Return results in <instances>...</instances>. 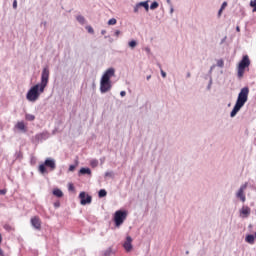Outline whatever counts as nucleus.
Here are the masks:
<instances>
[{
  "label": "nucleus",
  "mask_w": 256,
  "mask_h": 256,
  "mask_svg": "<svg viewBox=\"0 0 256 256\" xmlns=\"http://www.w3.org/2000/svg\"><path fill=\"white\" fill-rule=\"evenodd\" d=\"M144 51H146V53H148V55H150V53H151V48L146 47V48L144 49Z\"/></svg>",
  "instance_id": "obj_36"
},
{
  "label": "nucleus",
  "mask_w": 256,
  "mask_h": 256,
  "mask_svg": "<svg viewBox=\"0 0 256 256\" xmlns=\"http://www.w3.org/2000/svg\"><path fill=\"white\" fill-rule=\"evenodd\" d=\"M173 11H174L173 8H171V9H170V13H173Z\"/></svg>",
  "instance_id": "obj_46"
},
{
  "label": "nucleus",
  "mask_w": 256,
  "mask_h": 256,
  "mask_svg": "<svg viewBox=\"0 0 256 256\" xmlns=\"http://www.w3.org/2000/svg\"><path fill=\"white\" fill-rule=\"evenodd\" d=\"M212 85H213V78H210L209 84H208V86H207V90H208V91H211Z\"/></svg>",
  "instance_id": "obj_26"
},
{
  "label": "nucleus",
  "mask_w": 256,
  "mask_h": 256,
  "mask_svg": "<svg viewBox=\"0 0 256 256\" xmlns=\"http://www.w3.org/2000/svg\"><path fill=\"white\" fill-rule=\"evenodd\" d=\"M15 129H18L21 133H27V126H25V122L23 121L17 122Z\"/></svg>",
  "instance_id": "obj_12"
},
{
  "label": "nucleus",
  "mask_w": 256,
  "mask_h": 256,
  "mask_svg": "<svg viewBox=\"0 0 256 256\" xmlns=\"http://www.w3.org/2000/svg\"><path fill=\"white\" fill-rule=\"evenodd\" d=\"M237 31H239V27L237 28Z\"/></svg>",
  "instance_id": "obj_47"
},
{
  "label": "nucleus",
  "mask_w": 256,
  "mask_h": 256,
  "mask_svg": "<svg viewBox=\"0 0 256 256\" xmlns=\"http://www.w3.org/2000/svg\"><path fill=\"white\" fill-rule=\"evenodd\" d=\"M108 25H117V19L112 18L108 21Z\"/></svg>",
  "instance_id": "obj_24"
},
{
  "label": "nucleus",
  "mask_w": 256,
  "mask_h": 256,
  "mask_svg": "<svg viewBox=\"0 0 256 256\" xmlns=\"http://www.w3.org/2000/svg\"><path fill=\"white\" fill-rule=\"evenodd\" d=\"M78 23H80L81 25H85V17L79 15L76 17Z\"/></svg>",
  "instance_id": "obj_20"
},
{
  "label": "nucleus",
  "mask_w": 256,
  "mask_h": 256,
  "mask_svg": "<svg viewBox=\"0 0 256 256\" xmlns=\"http://www.w3.org/2000/svg\"><path fill=\"white\" fill-rule=\"evenodd\" d=\"M77 169V165H70L68 171L73 172Z\"/></svg>",
  "instance_id": "obj_28"
},
{
  "label": "nucleus",
  "mask_w": 256,
  "mask_h": 256,
  "mask_svg": "<svg viewBox=\"0 0 256 256\" xmlns=\"http://www.w3.org/2000/svg\"><path fill=\"white\" fill-rule=\"evenodd\" d=\"M247 185V183L242 184L235 193L236 199H240L242 203H245V201H247V197L245 196V191H247Z\"/></svg>",
  "instance_id": "obj_7"
},
{
  "label": "nucleus",
  "mask_w": 256,
  "mask_h": 256,
  "mask_svg": "<svg viewBox=\"0 0 256 256\" xmlns=\"http://www.w3.org/2000/svg\"><path fill=\"white\" fill-rule=\"evenodd\" d=\"M2 241H3V237L0 234V244L2 243ZM0 256H5V254L3 253V250L1 248H0Z\"/></svg>",
  "instance_id": "obj_31"
},
{
  "label": "nucleus",
  "mask_w": 256,
  "mask_h": 256,
  "mask_svg": "<svg viewBox=\"0 0 256 256\" xmlns=\"http://www.w3.org/2000/svg\"><path fill=\"white\" fill-rule=\"evenodd\" d=\"M225 39H227V36H225V37L221 40V43H225Z\"/></svg>",
  "instance_id": "obj_42"
},
{
  "label": "nucleus",
  "mask_w": 256,
  "mask_h": 256,
  "mask_svg": "<svg viewBox=\"0 0 256 256\" xmlns=\"http://www.w3.org/2000/svg\"><path fill=\"white\" fill-rule=\"evenodd\" d=\"M45 167H48L50 171H55V169H57V164L55 162V159L46 158V160L44 161V164L39 165L38 171H40L42 175H44V173H47V168Z\"/></svg>",
  "instance_id": "obj_5"
},
{
  "label": "nucleus",
  "mask_w": 256,
  "mask_h": 256,
  "mask_svg": "<svg viewBox=\"0 0 256 256\" xmlns=\"http://www.w3.org/2000/svg\"><path fill=\"white\" fill-rule=\"evenodd\" d=\"M138 43L136 40H131L128 42V46L130 47V49H135V47H137Z\"/></svg>",
  "instance_id": "obj_17"
},
{
  "label": "nucleus",
  "mask_w": 256,
  "mask_h": 256,
  "mask_svg": "<svg viewBox=\"0 0 256 256\" xmlns=\"http://www.w3.org/2000/svg\"><path fill=\"white\" fill-rule=\"evenodd\" d=\"M225 7H227V2H223L222 3V6H221V11H223L225 9Z\"/></svg>",
  "instance_id": "obj_34"
},
{
  "label": "nucleus",
  "mask_w": 256,
  "mask_h": 256,
  "mask_svg": "<svg viewBox=\"0 0 256 256\" xmlns=\"http://www.w3.org/2000/svg\"><path fill=\"white\" fill-rule=\"evenodd\" d=\"M98 197H100V198L107 197V190L101 189V190L98 192Z\"/></svg>",
  "instance_id": "obj_18"
},
{
  "label": "nucleus",
  "mask_w": 256,
  "mask_h": 256,
  "mask_svg": "<svg viewBox=\"0 0 256 256\" xmlns=\"http://www.w3.org/2000/svg\"><path fill=\"white\" fill-rule=\"evenodd\" d=\"M222 13H223V10H221L220 8V10L218 11V17H221Z\"/></svg>",
  "instance_id": "obj_40"
},
{
  "label": "nucleus",
  "mask_w": 256,
  "mask_h": 256,
  "mask_svg": "<svg viewBox=\"0 0 256 256\" xmlns=\"http://www.w3.org/2000/svg\"><path fill=\"white\" fill-rule=\"evenodd\" d=\"M113 171L105 172L104 177H109L110 179L113 178Z\"/></svg>",
  "instance_id": "obj_25"
},
{
  "label": "nucleus",
  "mask_w": 256,
  "mask_h": 256,
  "mask_svg": "<svg viewBox=\"0 0 256 256\" xmlns=\"http://www.w3.org/2000/svg\"><path fill=\"white\" fill-rule=\"evenodd\" d=\"M239 213L242 219H247V217L251 215V208H249L248 206H243L240 209Z\"/></svg>",
  "instance_id": "obj_10"
},
{
  "label": "nucleus",
  "mask_w": 256,
  "mask_h": 256,
  "mask_svg": "<svg viewBox=\"0 0 256 256\" xmlns=\"http://www.w3.org/2000/svg\"><path fill=\"white\" fill-rule=\"evenodd\" d=\"M79 175H91V170L89 168H81Z\"/></svg>",
  "instance_id": "obj_15"
},
{
  "label": "nucleus",
  "mask_w": 256,
  "mask_h": 256,
  "mask_svg": "<svg viewBox=\"0 0 256 256\" xmlns=\"http://www.w3.org/2000/svg\"><path fill=\"white\" fill-rule=\"evenodd\" d=\"M138 7H143L146 12H149V0L137 3Z\"/></svg>",
  "instance_id": "obj_14"
},
{
  "label": "nucleus",
  "mask_w": 256,
  "mask_h": 256,
  "mask_svg": "<svg viewBox=\"0 0 256 256\" xmlns=\"http://www.w3.org/2000/svg\"><path fill=\"white\" fill-rule=\"evenodd\" d=\"M127 219V211L118 210L114 213V223L116 227H121L122 223H125Z\"/></svg>",
  "instance_id": "obj_6"
},
{
  "label": "nucleus",
  "mask_w": 256,
  "mask_h": 256,
  "mask_svg": "<svg viewBox=\"0 0 256 256\" xmlns=\"http://www.w3.org/2000/svg\"><path fill=\"white\" fill-rule=\"evenodd\" d=\"M81 205H89L91 203V196L85 192H81L79 195Z\"/></svg>",
  "instance_id": "obj_9"
},
{
  "label": "nucleus",
  "mask_w": 256,
  "mask_h": 256,
  "mask_svg": "<svg viewBox=\"0 0 256 256\" xmlns=\"http://www.w3.org/2000/svg\"><path fill=\"white\" fill-rule=\"evenodd\" d=\"M159 7V3L154 1L151 5H150V9L152 11H155V9H157Z\"/></svg>",
  "instance_id": "obj_21"
},
{
  "label": "nucleus",
  "mask_w": 256,
  "mask_h": 256,
  "mask_svg": "<svg viewBox=\"0 0 256 256\" xmlns=\"http://www.w3.org/2000/svg\"><path fill=\"white\" fill-rule=\"evenodd\" d=\"M88 31H89V33H92L93 28H91V26H89V27H88Z\"/></svg>",
  "instance_id": "obj_41"
},
{
  "label": "nucleus",
  "mask_w": 256,
  "mask_h": 256,
  "mask_svg": "<svg viewBox=\"0 0 256 256\" xmlns=\"http://www.w3.org/2000/svg\"><path fill=\"white\" fill-rule=\"evenodd\" d=\"M54 207H55L56 209H59V207H61V203H60V202H55V203H54Z\"/></svg>",
  "instance_id": "obj_33"
},
{
  "label": "nucleus",
  "mask_w": 256,
  "mask_h": 256,
  "mask_svg": "<svg viewBox=\"0 0 256 256\" xmlns=\"http://www.w3.org/2000/svg\"><path fill=\"white\" fill-rule=\"evenodd\" d=\"M255 239H256V232H255V235H253V234L247 235L245 238V241H246V243L253 245V243H255Z\"/></svg>",
  "instance_id": "obj_13"
},
{
  "label": "nucleus",
  "mask_w": 256,
  "mask_h": 256,
  "mask_svg": "<svg viewBox=\"0 0 256 256\" xmlns=\"http://www.w3.org/2000/svg\"><path fill=\"white\" fill-rule=\"evenodd\" d=\"M149 79H151V76H147V81H149Z\"/></svg>",
  "instance_id": "obj_45"
},
{
  "label": "nucleus",
  "mask_w": 256,
  "mask_h": 256,
  "mask_svg": "<svg viewBox=\"0 0 256 256\" xmlns=\"http://www.w3.org/2000/svg\"><path fill=\"white\" fill-rule=\"evenodd\" d=\"M111 253H113V250L111 248H108L105 252H104V255L105 256H110Z\"/></svg>",
  "instance_id": "obj_27"
},
{
  "label": "nucleus",
  "mask_w": 256,
  "mask_h": 256,
  "mask_svg": "<svg viewBox=\"0 0 256 256\" xmlns=\"http://www.w3.org/2000/svg\"><path fill=\"white\" fill-rule=\"evenodd\" d=\"M252 11H253V13H255V12H256V6H254V8H253V10H252Z\"/></svg>",
  "instance_id": "obj_43"
},
{
  "label": "nucleus",
  "mask_w": 256,
  "mask_h": 256,
  "mask_svg": "<svg viewBox=\"0 0 256 256\" xmlns=\"http://www.w3.org/2000/svg\"><path fill=\"white\" fill-rule=\"evenodd\" d=\"M115 77V68H108L102 75L100 79V92L109 93L111 91L113 84L111 83V78Z\"/></svg>",
  "instance_id": "obj_2"
},
{
  "label": "nucleus",
  "mask_w": 256,
  "mask_h": 256,
  "mask_svg": "<svg viewBox=\"0 0 256 256\" xmlns=\"http://www.w3.org/2000/svg\"><path fill=\"white\" fill-rule=\"evenodd\" d=\"M30 223L34 229H37L38 231L41 229V219L39 217L34 216L31 218Z\"/></svg>",
  "instance_id": "obj_11"
},
{
  "label": "nucleus",
  "mask_w": 256,
  "mask_h": 256,
  "mask_svg": "<svg viewBox=\"0 0 256 256\" xmlns=\"http://www.w3.org/2000/svg\"><path fill=\"white\" fill-rule=\"evenodd\" d=\"M250 7H256V0L250 1Z\"/></svg>",
  "instance_id": "obj_32"
},
{
  "label": "nucleus",
  "mask_w": 256,
  "mask_h": 256,
  "mask_svg": "<svg viewBox=\"0 0 256 256\" xmlns=\"http://www.w3.org/2000/svg\"><path fill=\"white\" fill-rule=\"evenodd\" d=\"M7 193V189L0 190V195H5Z\"/></svg>",
  "instance_id": "obj_37"
},
{
  "label": "nucleus",
  "mask_w": 256,
  "mask_h": 256,
  "mask_svg": "<svg viewBox=\"0 0 256 256\" xmlns=\"http://www.w3.org/2000/svg\"><path fill=\"white\" fill-rule=\"evenodd\" d=\"M25 118L27 121H35V115L33 114H26Z\"/></svg>",
  "instance_id": "obj_22"
},
{
  "label": "nucleus",
  "mask_w": 256,
  "mask_h": 256,
  "mask_svg": "<svg viewBox=\"0 0 256 256\" xmlns=\"http://www.w3.org/2000/svg\"><path fill=\"white\" fill-rule=\"evenodd\" d=\"M249 99V88L244 87L240 90L238 94V98L236 100V103L234 105V108L232 109L230 113V117H235L237 115L238 111H241L243 107L245 106V103H247Z\"/></svg>",
  "instance_id": "obj_3"
},
{
  "label": "nucleus",
  "mask_w": 256,
  "mask_h": 256,
  "mask_svg": "<svg viewBox=\"0 0 256 256\" xmlns=\"http://www.w3.org/2000/svg\"><path fill=\"white\" fill-rule=\"evenodd\" d=\"M217 67H220L221 69H223V67H225V61H223V59H219L216 62Z\"/></svg>",
  "instance_id": "obj_19"
},
{
  "label": "nucleus",
  "mask_w": 256,
  "mask_h": 256,
  "mask_svg": "<svg viewBox=\"0 0 256 256\" xmlns=\"http://www.w3.org/2000/svg\"><path fill=\"white\" fill-rule=\"evenodd\" d=\"M17 8V0H14L13 2V9H16Z\"/></svg>",
  "instance_id": "obj_38"
},
{
  "label": "nucleus",
  "mask_w": 256,
  "mask_h": 256,
  "mask_svg": "<svg viewBox=\"0 0 256 256\" xmlns=\"http://www.w3.org/2000/svg\"><path fill=\"white\" fill-rule=\"evenodd\" d=\"M133 238H131V236H127L126 240L123 244V247L125 249V251H127V253H130V251H133Z\"/></svg>",
  "instance_id": "obj_8"
},
{
  "label": "nucleus",
  "mask_w": 256,
  "mask_h": 256,
  "mask_svg": "<svg viewBox=\"0 0 256 256\" xmlns=\"http://www.w3.org/2000/svg\"><path fill=\"white\" fill-rule=\"evenodd\" d=\"M53 195H55V197H63V191H61V189H54Z\"/></svg>",
  "instance_id": "obj_16"
},
{
  "label": "nucleus",
  "mask_w": 256,
  "mask_h": 256,
  "mask_svg": "<svg viewBox=\"0 0 256 256\" xmlns=\"http://www.w3.org/2000/svg\"><path fill=\"white\" fill-rule=\"evenodd\" d=\"M160 73H161L163 79H165V77H167V73L165 71L161 70Z\"/></svg>",
  "instance_id": "obj_35"
},
{
  "label": "nucleus",
  "mask_w": 256,
  "mask_h": 256,
  "mask_svg": "<svg viewBox=\"0 0 256 256\" xmlns=\"http://www.w3.org/2000/svg\"><path fill=\"white\" fill-rule=\"evenodd\" d=\"M139 9H141V7L138 4H135L134 13H139Z\"/></svg>",
  "instance_id": "obj_29"
},
{
  "label": "nucleus",
  "mask_w": 256,
  "mask_h": 256,
  "mask_svg": "<svg viewBox=\"0 0 256 256\" xmlns=\"http://www.w3.org/2000/svg\"><path fill=\"white\" fill-rule=\"evenodd\" d=\"M68 190L75 191V186H73V183L68 184Z\"/></svg>",
  "instance_id": "obj_30"
},
{
  "label": "nucleus",
  "mask_w": 256,
  "mask_h": 256,
  "mask_svg": "<svg viewBox=\"0 0 256 256\" xmlns=\"http://www.w3.org/2000/svg\"><path fill=\"white\" fill-rule=\"evenodd\" d=\"M49 66H45L41 73V82L32 86L27 94L26 99L30 101V103H35V101L39 100L42 93H45V87L49 85Z\"/></svg>",
  "instance_id": "obj_1"
},
{
  "label": "nucleus",
  "mask_w": 256,
  "mask_h": 256,
  "mask_svg": "<svg viewBox=\"0 0 256 256\" xmlns=\"http://www.w3.org/2000/svg\"><path fill=\"white\" fill-rule=\"evenodd\" d=\"M91 167L95 168L99 165V161L97 159H93L90 161Z\"/></svg>",
  "instance_id": "obj_23"
},
{
  "label": "nucleus",
  "mask_w": 256,
  "mask_h": 256,
  "mask_svg": "<svg viewBox=\"0 0 256 256\" xmlns=\"http://www.w3.org/2000/svg\"><path fill=\"white\" fill-rule=\"evenodd\" d=\"M187 77H188V78L191 77V73L188 72V73H187Z\"/></svg>",
  "instance_id": "obj_44"
},
{
  "label": "nucleus",
  "mask_w": 256,
  "mask_h": 256,
  "mask_svg": "<svg viewBox=\"0 0 256 256\" xmlns=\"http://www.w3.org/2000/svg\"><path fill=\"white\" fill-rule=\"evenodd\" d=\"M120 95H121L122 97H125V95H127V92L121 91V92H120Z\"/></svg>",
  "instance_id": "obj_39"
},
{
  "label": "nucleus",
  "mask_w": 256,
  "mask_h": 256,
  "mask_svg": "<svg viewBox=\"0 0 256 256\" xmlns=\"http://www.w3.org/2000/svg\"><path fill=\"white\" fill-rule=\"evenodd\" d=\"M249 65H251V60H249V56H243L242 60L237 66L238 79H243V75H245V69H249Z\"/></svg>",
  "instance_id": "obj_4"
}]
</instances>
